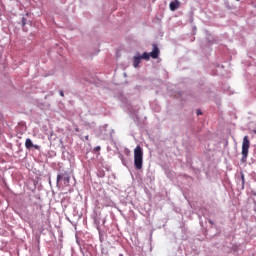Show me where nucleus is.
<instances>
[{"mask_svg": "<svg viewBox=\"0 0 256 256\" xmlns=\"http://www.w3.org/2000/svg\"><path fill=\"white\" fill-rule=\"evenodd\" d=\"M134 166L136 169H143V148L136 146L134 149Z\"/></svg>", "mask_w": 256, "mask_h": 256, "instance_id": "1", "label": "nucleus"}, {"mask_svg": "<svg viewBox=\"0 0 256 256\" xmlns=\"http://www.w3.org/2000/svg\"><path fill=\"white\" fill-rule=\"evenodd\" d=\"M249 147H251V142L249 141V136H244L242 142V163L247 162V157H249Z\"/></svg>", "mask_w": 256, "mask_h": 256, "instance_id": "2", "label": "nucleus"}, {"mask_svg": "<svg viewBox=\"0 0 256 256\" xmlns=\"http://www.w3.org/2000/svg\"><path fill=\"white\" fill-rule=\"evenodd\" d=\"M70 180L71 177L67 173L57 175V183H59V181H64V185H69Z\"/></svg>", "mask_w": 256, "mask_h": 256, "instance_id": "3", "label": "nucleus"}, {"mask_svg": "<svg viewBox=\"0 0 256 256\" xmlns=\"http://www.w3.org/2000/svg\"><path fill=\"white\" fill-rule=\"evenodd\" d=\"M159 53H161L159 47H157L156 44H153V50L150 52V57H152V59H157L159 57Z\"/></svg>", "mask_w": 256, "mask_h": 256, "instance_id": "4", "label": "nucleus"}, {"mask_svg": "<svg viewBox=\"0 0 256 256\" xmlns=\"http://www.w3.org/2000/svg\"><path fill=\"white\" fill-rule=\"evenodd\" d=\"M169 7H170V11H177V9L181 7V2H179V0H174L170 2Z\"/></svg>", "mask_w": 256, "mask_h": 256, "instance_id": "5", "label": "nucleus"}, {"mask_svg": "<svg viewBox=\"0 0 256 256\" xmlns=\"http://www.w3.org/2000/svg\"><path fill=\"white\" fill-rule=\"evenodd\" d=\"M25 147L26 149H39L38 145H33V142L31 141V138H27L25 141Z\"/></svg>", "mask_w": 256, "mask_h": 256, "instance_id": "6", "label": "nucleus"}, {"mask_svg": "<svg viewBox=\"0 0 256 256\" xmlns=\"http://www.w3.org/2000/svg\"><path fill=\"white\" fill-rule=\"evenodd\" d=\"M140 63H141V55L134 56L133 67H135V69H137V67H139Z\"/></svg>", "mask_w": 256, "mask_h": 256, "instance_id": "7", "label": "nucleus"}, {"mask_svg": "<svg viewBox=\"0 0 256 256\" xmlns=\"http://www.w3.org/2000/svg\"><path fill=\"white\" fill-rule=\"evenodd\" d=\"M140 58L144 59L145 61H149V59H151V54L144 52Z\"/></svg>", "mask_w": 256, "mask_h": 256, "instance_id": "8", "label": "nucleus"}, {"mask_svg": "<svg viewBox=\"0 0 256 256\" xmlns=\"http://www.w3.org/2000/svg\"><path fill=\"white\" fill-rule=\"evenodd\" d=\"M240 175H241V181H242V189H245V174L241 172Z\"/></svg>", "mask_w": 256, "mask_h": 256, "instance_id": "9", "label": "nucleus"}, {"mask_svg": "<svg viewBox=\"0 0 256 256\" xmlns=\"http://www.w3.org/2000/svg\"><path fill=\"white\" fill-rule=\"evenodd\" d=\"M94 151H101V146H96V147L94 148Z\"/></svg>", "mask_w": 256, "mask_h": 256, "instance_id": "10", "label": "nucleus"}, {"mask_svg": "<svg viewBox=\"0 0 256 256\" xmlns=\"http://www.w3.org/2000/svg\"><path fill=\"white\" fill-rule=\"evenodd\" d=\"M60 96L65 97V93L63 92V90H60Z\"/></svg>", "mask_w": 256, "mask_h": 256, "instance_id": "11", "label": "nucleus"}, {"mask_svg": "<svg viewBox=\"0 0 256 256\" xmlns=\"http://www.w3.org/2000/svg\"><path fill=\"white\" fill-rule=\"evenodd\" d=\"M196 113H197V115H201L202 114L201 110H197Z\"/></svg>", "mask_w": 256, "mask_h": 256, "instance_id": "12", "label": "nucleus"}, {"mask_svg": "<svg viewBox=\"0 0 256 256\" xmlns=\"http://www.w3.org/2000/svg\"><path fill=\"white\" fill-rule=\"evenodd\" d=\"M86 140L89 141V136H86Z\"/></svg>", "mask_w": 256, "mask_h": 256, "instance_id": "13", "label": "nucleus"}, {"mask_svg": "<svg viewBox=\"0 0 256 256\" xmlns=\"http://www.w3.org/2000/svg\"><path fill=\"white\" fill-rule=\"evenodd\" d=\"M209 223H211V225H213V221L209 220Z\"/></svg>", "mask_w": 256, "mask_h": 256, "instance_id": "14", "label": "nucleus"}]
</instances>
